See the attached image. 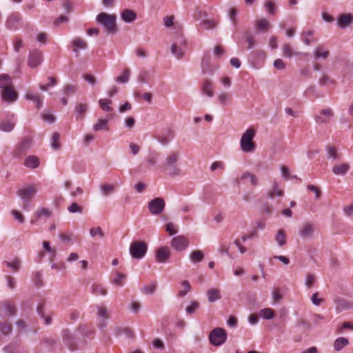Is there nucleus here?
<instances>
[{"label":"nucleus","instance_id":"61","mask_svg":"<svg viewBox=\"0 0 353 353\" xmlns=\"http://www.w3.org/2000/svg\"><path fill=\"white\" fill-rule=\"evenodd\" d=\"M272 300L274 303L279 302L282 299V295L278 288H274L272 292Z\"/></svg>","mask_w":353,"mask_h":353},{"label":"nucleus","instance_id":"58","mask_svg":"<svg viewBox=\"0 0 353 353\" xmlns=\"http://www.w3.org/2000/svg\"><path fill=\"white\" fill-rule=\"evenodd\" d=\"M77 91V86L74 85H66L63 88V92L65 94H74Z\"/></svg>","mask_w":353,"mask_h":353},{"label":"nucleus","instance_id":"28","mask_svg":"<svg viewBox=\"0 0 353 353\" xmlns=\"http://www.w3.org/2000/svg\"><path fill=\"white\" fill-rule=\"evenodd\" d=\"M25 97L27 100L34 101L35 103V106L37 109H40L42 107V99L39 94L27 92Z\"/></svg>","mask_w":353,"mask_h":353},{"label":"nucleus","instance_id":"8","mask_svg":"<svg viewBox=\"0 0 353 353\" xmlns=\"http://www.w3.org/2000/svg\"><path fill=\"white\" fill-rule=\"evenodd\" d=\"M165 201L161 197H157L148 203V210L153 215L161 214L165 209Z\"/></svg>","mask_w":353,"mask_h":353},{"label":"nucleus","instance_id":"40","mask_svg":"<svg viewBox=\"0 0 353 353\" xmlns=\"http://www.w3.org/2000/svg\"><path fill=\"white\" fill-rule=\"evenodd\" d=\"M43 248L46 252L50 254V259H53L57 256V250L54 248L50 246V242L44 241L43 242Z\"/></svg>","mask_w":353,"mask_h":353},{"label":"nucleus","instance_id":"42","mask_svg":"<svg viewBox=\"0 0 353 353\" xmlns=\"http://www.w3.org/2000/svg\"><path fill=\"white\" fill-rule=\"evenodd\" d=\"M107 119H99L98 122L93 125V130L94 131H100V130H108V124Z\"/></svg>","mask_w":353,"mask_h":353},{"label":"nucleus","instance_id":"41","mask_svg":"<svg viewBox=\"0 0 353 353\" xmlns=\"http://www.w3.org/2000/svg\"><path fill=\"white\" fill-rule=\"evenodd\" d=\"M259 316L264 319H272L274 316V312L272 309L267 307L259 311Z\"/></svg>","mask_w":353,"mask_h":353},{"label":"nucleus","instance_id":"35","mask_svg":"<svg viewBox=\"0 0 353 353\" xmlns=\"http://www.w3.org/2000/svg\"><path fill=\"white\" fill-rule=\"evenodd\" d=\"M348 344L349 341L347 338L339 337L334 342V347L335 350L340 351Z\"/></svg>","mask_w":353,"mask_h":353},{"label":"nucleus","instance_id":"52","mask_svg":"<svg viewBox=\"0 0 353 353\" xmlns=\"http://www.w3.org/2000/svg\"><path fill=\"white\" fill-rule=\"evenodd\" d=\"M157 283H152L150 285H145L141 288V292L145 294H152L155 292Z\"/></svg>","mask_w":353,"mask_h":353},{"label":"nucleus","instance_id":"36","mask_svg":"<svg viewBox=\"0 0 353 353\" xmlns=\"http://www.w3.org/2000/svg\"><path fill=\"white\" fill-rule=\"evenodd\" d=\"M283 195V190L279 188L277 182H274L272 185V191L268 192V196L270 199H272L274 196L281 197Z\"/></svg>","mask_w":353,"mask_h":353},{"label":"nucleus","instance_id":"5","mask_svg":"<svg viewBox=\"0 0 353 353\" xmlns=\"http://www.w3.org/2000/svg\"><path fill=\"white\" fill-rule=\"evenodd\" d=\"M186 48V41L180 31L176 33L174 42L171 45L170 52L177 59H181L184 55Z\"/></svg>","mask_w":353,"mask_h":353},{"label":"nucleus","instance_id":"26","mask_svg":"<svg viewBox=\"0 0 353 353\" xmlns=\"http://www.w3.org/2000/svg\"><path fill=\"white\" fill-rule=\"evenodd\" d=\"M3 264L10 268L13 272H17L21 268V261L20 259L15 258L12 261H5Z\"/></svg>","mask_w":353,"mask_h":353},{"label":"nucleus","instance_id":"37","mask_svg":"<svg viewBox=\"0 0 353 353\" xmlns=\"http://www.w3.org/2000/svg\"><path fill=\"white\" fill-rule=\"evenodd\" d=\"M231 94L226 92L220 93L217 97L218 102L223 106L226 105L231 101Z\"/></svg>","mask_w":353,"mask_h":353},{"label":"nucleus","instance_id":"54","mask_svg":"<svg viewBox=\"0 0 353 353\" xmlns=\"http://www.w3.org/2000/svg\"><path fill=\"white\" fill-rule=\"evenodd\" d=\"M326 150L329 158L332 159H336L338 158L337 151L335 148L332 146H327Z\"/></svg>","mask_w":353,"mask_h":353},{"label":"nucleus","instance_id":"18","mask_svg":"<svg viewBox=\"0 0 353 353\" xmlns=\"http://www.w3.org/2000/svg\"><path fill=\"white\" fill-rule=\"evenodd\" d=\"M210 55L205 54L201 61V69L204 74H212L218 67L216 65H211L210 64Z\"/></svg>","mask_w":353,"mask_h":353},{"label":"nucleus","instance_id":"53","mask_svg":"<svg viewBox=\"0 0 353 353\" xmlns=\"http://www.w3.org/2000/svg\"><path fill=\"white\" fill-rule=\"evenodd\" d=\"M199 307V303L196 302V301H192L190 305H188L186 309H185V311L188 314H193L194 312H195L198 308Z\"/></svg>","mask_w":353,"mask_h":353},{"label":"nucleus","instance_id":"43","mask_svg":"<svg viewBox=\"0 0 353 353\" xmlns=\"http://www.w3.org/2000/svg\"><path fill=\"white\" fill-rule=\"evenodd\" d=\"M321 86H331L335 85V81L331 77L323 74L319 80Z\"/></svg>","mask_w":353,"mask_h":353},{"label":"nucleus","instance_id":"56","mask_svg":"<svg viewBox=\"0 0 353 353\" xmlns=\"http://www.w3.org/2000/svg\"><path fill=\"white\" fill-rule=\"evenodd\" d=\"M11 331V325L7 323L0 322V333L7 335Z\"/></svg>","mask_w":353,"mask_h":353},{"label":"nucleus","instance_id":"62","mask_svg":"<svg viewBox=\"0 0 353 353\" xmlns=\"http://www.w3.org/2000/svg\"><path fill=\"white\" fill-rule=\"evenodd\" d=\"M165 230L170 235L175 234L178 232L172 223H168L165 225Z\"/></svg>","mask_w":353,"mask_h":353},{"label":"nucleus","instance_id":"44","mask_svg":"<svg viewBox=\"0 0 353 353\" xmlns=\"http://www.w3.org/2000/svg\"><path fill=\"white\" fill-rule=\"evenodd\" d=\"M90 234L91 237L93 239H95L96 237H99V239H102L105 236V234L100 227L92 228L90 230Z\"/></svg>","mask_w":353,"mask_h":353},{"label":"nucleus","instance_id":"46","mask_svg":"<svg viewBox=\"0 0 353 353\" xmlns=\"http://www.w3.org/2000/svg\"><path fill=\"white\" fill-rule=\"evenodd\" d=\"M88 110V105L85 103H79L75 108V112L77 116L83 119Z\"/></svg>","mask_w":353,"mask_h":353},{"label":"nucleus","instance_id":"13","mask_svg":"<svg viewBox=\"0 0 353 353\" xmlns=\"http://www.w3.org/2000/svg\"><path fill=\"white\" fill-rule=\"evenodd\" d=\"M16 123V117L14 114L7 116L0 121V130L3 132H10Z\"/></svg>","mask_w":353,"mask_h":353},{"label":"nucleus","instance_id":"64","mask_svg":"<svg viewBox=\"0 0 353 353\" xmlns=\"http://www.w3.org/2000/svg\"><path fill=\"white\" fill-rule=\"evenodd\" d=\"M70 213L81 212L82 208L76 203H72L68 208Z\"/></svg>","mask_w":353,"mask_h":353},{"label":"nucleus","instance_id":"12","mask_svg":"<svg viewBox=\"0 0 353 353\" xmlns=\"http://www.w3.org/2000/svg\"><path fill=\"white\" fill-rule=\"evenodd\" d=\"M1 98L3 101L11 103L17 101L18 94L13 85H11L1 90Z\"/></svg>","mask_w":353,"mask_h":353},{"label":"nucleus","instance_id":"34","mask_svg":"<svg viewBox=\"0 0 353 353\" xmlns=\"http://www.w3.org/2000/svg\"><path fill=\"white\" fill-rule=\"evenodd\" d=\"M31 146V139L27 138L24 139L20 144L17 151L15 153V156L21 155L27 151Z\"/></svg>","mask_w":353,"mask_h":353},{"label":"nucleus","instance_id":"21","mask_svg":"<svg viewBox=\"0 0 353 353\" xmlns=\"http://www.w3.org/2000/svg\"><path fill=\"white\" fill-rule=\"evenodd\" d=\"M71 45L72 47V50L77 56H79L80 50H84L88 46L86 41L80 37L74 38L72 41Z\"/></svg>","mask_w":353,"mask_h":353},{"label":"nucleus","instance_id":"22","mask_svg":"<svg viewBox=\"0 0 353 353\" xmlns=\"http://www.w3.org/2000/svg\"><path fill=\"white\" fill-rule=\"evenodd\" d=\"M313 54L316 60L326 59L330 56V51L325 46L320 45L314 50Z\"/></svg>","mask_w":353,"mask_h":353},{"label":"nucleus","instance_id":"51","mask_svg":"<svg viewBox=\"0 0 353 353\" xmlns=\"http://www.w3.org/2000/svg\"><path fill=\"white\" fill-rule=\"evenodd\" d=\"M283 55L285 57L290 58L294 55L292 49L288 43L285 44L282 48ZM301 52H296L294 55H299Z\"/></svg>","mask_w":353,"mask_h":353},{"label":"nucleus","instance_id":"57","mask_svg":"<svg viewBox=\"0 0 353 353\" xmlns=\"http://www.w3.org/2000/svg\"><path fill=\"white\" fill-rule=\"evenodd\" d=\"M269 26V22L264 19H261L256 21V27L259 30L266 29Z\"/></svg>","mask_w":353,"mask_h":353},{"label":"nucleus","instance_id":"6","mask_svg":"<svg viewBox=\"0 0 353 353\" xmlns=\"http://www.w3.org/2000/svg\"><path fill=\"white\" fill-rule=\"evenodd\" d=\"M147 250L148 245L141 241H132L129 248L130 256L134 259H143L145 256Z\"/></svg>","mask_w":353,"mask_h":353},{"label":"nucleus","instance_id":"4","mask_svg":"<svg viewBox=\"0 0 353 353\" xmlns=\"http://www.w3.org/2000/svg\"><path fill=\"white\" fill-rule=\"evenodd\" d=\"M255 135V131L252 128L247 129L243 134L240 140V147L241 150L245 153H252L256 150V144L253 139Z\"/></svg>","mask_w":353,"mask_h":353},{"label":"nucleus","instance_id":"19","mask_svg":"<svg viewBox=\"0 0 353 353\" xmlns=\"http://www.w3.org/2000/svg\"><path fill=\"white\" fill-rule=\"evenodd\" d=\"M353 23V14H340L337 19V25L340 28H345L349 27Z\"/></svg>","mask_w":353,"mask_h":353},{"label":"nucleus","instance_id":"38","mask_svg":"<svg viewBox=\"0 0 353 353\" xmlns=\"http://www.w3.org/2000/svg\"><path fill=\"white\" fill-rule=\"evenodd\" d=\"M60 134L58 132H54L50 139V146L54 150H58L61 148L59 143Z\"/></svg>","mask_w":353,"mask_h":353},{"label":"nucleus","instance_id":"49","mask_svg":"<svg viewBox=\"0 0 353 353\" xmlns=\"http://www.w3.org/2000/svg\"><path fill=\"white\" fill-rule=\"evenodd\" d=\"M181 285L183 287V290H181L179 292L178 296H180V297H183L190 290L191 286H190V283L188 281H183L181 283Z\"/></svg>","mask_w":353,"mask_h":353},{"label":"nucleus","instance_id":"39","mask_svg":"<svg viewBox=\"0 0 353 353\" xmlns=\"http://www.w3.org/2000/svg\"><path fill=\"white\" fill-rule=\"evenodd\" d=\"M275 240L279 246L282 247L286 244V235L283 230H279L275 236Z\"/></svg>","mask_w":353,"mask_h":353},{"label":"nucleus","instance_id":"33","mask_svg":"<svg viewBox=\"0 0 353 353\" xmlns=\"http://www.w3.org/2000/svg\"><path fill=\"white\" fill-rule=\"evenodd\" d=\"M11 85H12L11 77L6 74H0V88L3 90Z\"/></svg>","mask_w":353,"mask_h":353},{"label":"nucleus","instance_id":"15","mask_svg":"<svg viewBox=\"0 0 353 353\" xmlns=\"http://www.w3.org/2000/svg\"><path fill=\"white\" fill-rule=\"evenodd\" d=\"M21 21V15L19 12L10 14L6 21V27L11 30H17Z\"/></svg>","mask_w":353,"mask_h":353},{"label":"nucleus","instance_id":"29","mask_svg":"<svg viewBox=\"0 0 353 353\" xmlns=\"http://www.w3.org/2000/svg\"><path fill=\"white\" fill-rule=\"evenodd\" d=\"M121 17L125 22L132 23L136 19L137 14L134 11L126 9L121 12Z\"/></svg>","mask_w":353,"mask_h":353},{"label":"nucleus","instance_id":"32","mask_svg":"<svg viewBox=\"0 0 353 353\" xmlns=\"http://www.w3.org/2000/svg\"><path fill=\"white\" fill-rule=\"evenodd\" d=\"M24 165L28 168H37L39 165V159L35 156H29L25 159Z\"/></svg>","mask_w":353,"mask_h":353},{"label":"nucleus","instance_id":"14","mask_svg":"<svg viewBox=\"0 0 353 353\" xmlns=\"http://www.w3.org/2000/svg\"><path fill=\"white\" fill-rule=\"evenodd\" d=\"M315 231V226L312 223H304L299 231V236L304 239L312 238Z\"/></svg>","mask_w":353,"mask_h":353},{"label":"nucleus","instance_id":"50","mask_svg":"<svg viewBox=\"0 0 353 353\" xmlns=\"http://www.w3.org/2000/svg\"><path fill=\"white\" fill-rule=\"evenodd\" d=\"M200 26H202L205 30H210L216 27V23L214 20L203 19L201 21Z\"/></svg>","mask_w":353,"mask_h":353},{"label":"nucleus","instance_id":"20","mask_svg":"<svg viewBox=\"0 0 353 353\" xmlns=\"http://www.w3.org/2000/svg\"><path fill=\"white\" fill-rule=\"evenodd\" d=\"M16 308L10 301H6L0 305V315L3 313L5 316H11L15 314Z\"/></svg>","mask_w":353,"mask_h":353},{"label":"nucleus","instance_id":"60","mask_svg":"<svg viewBox=\"0 0 353 353\" xmlns=\"http://www.w3.org/2000/svg\"><path fill=\"white\" fill-rule=\"evenodd\" d=\"M265 8L270 14H274L276 8L274 3L272 1H268L265 3Z\"/></svg>","mask_w":353,"mask_h":353},{"label":"nucleus","instance_id":"7","mask_svg":"<svg viewBox=\"0 0 353 353\" xmlns=\"http://www.w3.org/2000/svg\"><path fill=\"white\" fill-rule=\"evenodd\" d=\"M228 338L226 331L221 327L213 329L209 334V341L214 346H221L225 343Z\"/></svg>","mask_w":353,"mask_h":353},{"label":"nucleus","instance_id":"63","mask_svg":"<svg viewBox=\"0 0 353 353\" xmlns=\"http://www.w3.org/2000/svg\"><path fill=\"white\" fill-rule=\"evenodd\" d=\"M224 168L225 165L222 161H214L210 166V170L212 172H214L217 169L223 170Z\"/></svg>","mask_w":353,"mask_h":353},{"label":"nucleus","instance_id":"25","mask_svg":"<svg viewBox=\"0 0 353 353\" xmlns=\"http://www.w3.org/2000/svg\"><path fill=\"white\" fill-rule=\"evenodd\" d=\"M350 170V165L348 163H342L335 165L332 168V172L336 175H345Z\"/></svg>","mask_w":353,"mask_h":353},{"label":"nucleus","instance_id":"59","mask_svg":"<svg viewBox=\"0 0 353 353\" xmlns=\"http://www.w3.org/2000/svg\"><path fill=\"white\" fill-rule=\"evenodd\" d=\"M230 245L225 243L221 244L220 248L219 249V252L221 254H226L231 257V255L229 252Z\"/></svg>","mask_w":353,"mask_h":353},{"label":"nucleus","instance_id":"16","mask_svg":"<svg viewBox=\"0 0 353 353\" xmlns=\"http://www.w3.org/2000/svg\"><path fill=\"white\" fill-rule=\"evenodd\" d=\"M97 316L101 319L97 325L99 328H103L106 326L107 320L110 318L108 309L103 306L97 307Z\"/></svg>","mask_w":353,"mask_h":353},{"label":"nucleus","instance_id":"11","mask_svg":"<svg viewBox=\"0 0 353 353\" xmlns=\"http://www.w3.org/2000/svg\"><path fill=\"white\" fill-rule=\"evenodd\" d=\"M43 61V54L39 50H33L30 52L28 65L30 68H37Z\"/></svg>","mask_w":353,"mask_h":353},{"label":"nucleus","instance_id":"2","mask_svg":"<svg viewBox=\"0 0 353 353\" xmlns=\"http://www.w3.org/2000/svg\"><path fill=\"white\" fill-rule=\"evenodd\" d=\"M39 188V185L34 183L26 185L17 191V195L23 203V208L24 210H29L30 202L37 193Z\"/></svg>","mask_w":353,"mask_h":353},{"label":"nucleus","instance_id":"47","mask_svg":"<svg viewBox=\"0 0 353 353\" xmlns=\"http://www.w3.org/2000/svg\"><path fill=\"white\" fill-rule=\"evenodd\" d=\"M130 76V70L127 68L123 72L121 75L116 79V81L119 83H126L129 81Z\"/></svg>","mask_w":353,"mask_h":353},{"label":"nucleus","instance_id":"55","mask_svg":"<svg viewBox=\"0 0 353 353\" xmlns=\"http://www.w3.org/2000/svg\"><path fill=\"white\" fill-rule=\"evenodd\" d=\"M101 190L104 195H108L114 192V186L110 184H104L101 186Z\"/></svg>","mask_w":353,"mask_h":353},{"label":"nucleus","instance_id":"30","mask_svg":"<svg viewBox=\"0 0 353 353\" xmlns=\"http://www.w3.org/2000/svg\"><path fill=\"white\" fill-rule=\"evenodd\" d=\"M90 288L91 292L95 296H105L108 293L106 288L101 284H92Z\"/></svg>","mask_w":353,"mask_h":353},{"label":"nucleus","instance_id":"9","mask_svg":"<svg viewBox=\"0 0 353 353\" xmlns=\"http://www.w3.org/2000/svg\"><path fill=\"white\" fill-rule=\"evenodd\" d=\"M189 243V240L186 236L179 235L172 239L170 246L177 252H182L186 250Z\"/></svg>","mask_w":353,"mask_h":353},{"label":"nucleus","instance_id":"48","mask_svg":"<svg viewBox=\"0 0 353 353\" xmlns=\"http://www.w3.org/2000/svg\"><path fill=\"white\" fill-rule=\"evenodd\" d=\"M51 215V212L47 209V208H40L39 210H37L35 213H34V217L36 218V219H39L41 217H49Z\"/></svg>","mask_w":353,"mask_h":353},{"label":"nucleus","instance_id":"27","mask_svg":"<svg viewBox=\"0 0 353 353\" xmlns=\"http://www.w3.org/2000/svg\"><path fill=\"white\" fill-rule=\"evenodd\" d=\"M240 179L241 180L248 179L250 182V184L253 187H255L259 184V179H258L257 176L255 174H254L248 171L243 172L242 174Z\"/></svg>","mask_w":353,"mask_h":353},{"label":"nucleus","instance_id":"1","mask_svg":"<svg viewBox=\"0 0 353 353\" xmlns=\"http://www.w3.org/2000/svg\"><path fill=\"white\" fill-rule=\"evenodd\" d=\"M180 157V152L171 151L168 154L163 162V168H165L167 174L171 177L177 176L181 174V169L177 165Z\"/></svg>","mask_w":353,"mask_h":353},{"label":"nucleus","instance_id":"24","mask_svg":"<svg viewBox=\"0 0 353 353\" xmlns=\"http://www.w3.org/2000/svg\"><path fill=\"white\" fill-rule=\"evenodd\" d=\"M208 301L210 303L215 302L221 299L220 290L218 288H211L207 291Z\"/></svg>","mask_w":353,"mask_h":353},{"label":"nucleus","instance_id":"17","mask_svg":"<svg viewBox=\"0 0 353 353\" xmlns=\"http://www.w3.org/2000/svg\"><path fill=\"white\" fill-rule=\"evenodd\" d=\"M171 254L170 250L167 246L160 247L156 251V260L161 263H165L168 259L170 258Z\"/></svg>","mask_w":353,"mask_h":353},{"label":"nucleus","instance_id":"3","mask_svg":"<svg viewBox=\"0 0 353 353\" xmlns=\"http://www.w3.org/2000/svg\"><path fill=\"white\" fill-rule=\"evenodd\" d=\"M117 17L114 14L101 12L97 16V22L103 27L104 31L108 34H115L118 29L116 24Z\"/></svg>","mask_w":353,"mask_h":353},{"label":"nucleus","instance_id":"45","mask_svg":"<svg viewBox=\"0 0 353 353\" xmlns=\"http://www.w3.org/2000/svg\"><path fill=\"white\" fill-rule=\"evenodd\" d=\"M101 108L105 112H112L113 108L110 106L112 101L110 99H100L99 101Z\"/></svg>","mask_w":353,"mask_h":353},{"label":"nucleus","instance_id":"23","mask_svg":"<svg viewBox=\"0 0 353 353\" xmlns=\"http://www.w3.org/2000/svg\"><path fill=\"white\" fill-rule=\"evenodd\" d=\"M201 92L210 98L214 96L213 85L209 79L203 81L201 86Z\"/></svg>","mask_w":353,"mask_h":353},{"label":"nucleus","instance_id":"31","mask_svg":"<svg viewBox=\"0 0 353 353\" xmlns=\"http://www.w3.org/2000/svg\"><path fill=\"white\" fill-rule=\"evenodd\" d=\"M189 258L192 263H196L203 260L204 254L201 250H193L190 252Z\"/></svg>","mask_w":353,"mask_h":353},{"label":"nucleus","instance_id":"10","mask_svg":"<svg viewBox=\"0 0 353 353\" xmlns=\"http://www.w3.org/2000/svg\"><path fill=\"white\" fill-rule=\"evenodd\" d=\"M334 115L333 110L330 108H327L321 110L320 114L314 117V120L319 125H327L330 122Z\"/></svg>","mask_w":353,"mask_h":353}]
</instances>
